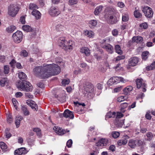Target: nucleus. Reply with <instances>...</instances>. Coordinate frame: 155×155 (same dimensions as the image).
Wrapping results in <instances>:
<instances>
[{
  "label": "nucleus",
  "instance_id": "58",
  "mask_svg": "<svg viewBox=\"0 0 155 155\" xmlns=\"http://www.w3.org/2000/svg\"><path fill=\"white\" fill-rule=\"evenodd\" d=\"M129 137L127 135H125L124 136L122 139H121L124 142V143H127V140L129 139Z\"/></svg>",
  "mask_w": 155,
  "mask_h": 155
},
{
  "label": "nucleus",
  "instance_id": "24",
  "mask_svg": "<svg viewBox=\"0 0 155 155\" xmlns=\"http://www.w3.org/2000/svg\"><path fill=\"white\" fill-rule=\"evenodd\" d=\"M0 85L2 87L7 86L8 85V81L7 78H3L0 81Z\"/></svg>",
  "mask_w": 155,
  "mask_h": 155
},
{
  "label": "nucleus",
  "instance_id": "14",
  "mask_svg": "<svg viewBox=\"0 0 155 155\" xmlns=\"http://www.w3.org/2000/svg\"><path fill=\"white\" fill-rule=\"evenodd\" d=\"M53 130L55 131L56 133L58 135H62L64 134L65 131L63 130L61 128L58 127L57 126H54L53 127Z\"/></svg>",
  "mask_w": 155,
  "mask_h": 155
},
{
  "label": "nucleus",
  "instance_id": "6",
  "mask_svg": "<svg viewBox=\"0 0 155 155\" xmlns=\"http://www.w3.org/2000/svg\"><path fill=\"white\" fill-rule=\"evenodd\" d=\"M136 83L137 87L140 88L141 87L143 91L145 92L146 91V84L142 79H137L136 80Z\"/></svg>",
  "mask_w": 155,
  "mask_h": 155
},
{
  "label": "nucleus",
  "instance_id": "36",
  "mask_svg": "<svg viewBox=\"0 0 155 155\" xmlns=\"http://www.w3.org/2000/svg\"><path fill=\"white\" fill-rule=\"evenodd\" d=\"M18 10H8V14L9 15L14 17L18 13Z\"/></svg>",
  "mask_w": 155,
  "mask_h": 155
},
{
  "label": "nucleus",
  "instance_id": "57",
  "mask_svg": "<svg viewBox=\"0 0 155 155\" xmlns=\"http://www.w3.org/2000/svg\"><path fill=\"white\" fill-rule=\"evenodd\" d=\"M122 88V86H120L115 88L114 90V92L117 93L120 92Z\"/></svg>",
  "mask_w": 155,
  "mask_h": 155
},
{
  "label": "nucleus",
  "instance_id": "64",
  "mask_svg": "<svg viewBox=\"0 0 155 155\" xmlns=\"http://www.w3.org/2000/svg\"><path fill=\"white\" fill-rule=\"evenodd\" d=\"M22 94L20 92H17L15 94V96L16 97H20L22 96Z\"/></svg>",
  "mask_w": 155,
  "mask_h": 155
},
{
  "label": "nucleus",
  "instance_id": "45",
  "mask_svg": "<svg viewBox=\"0 0 155 155\" xmlns=\"http://www.w3.org/2000/svg\"><path fill=\"white\" fill-rule=\"evenodd\" d=\"M12 101L14 107H15L16 109L17 110L18 105V102L16 100V99L15 98L12 99Z\"/></svg>",
  "mask_w": 155,
  "mask_h": 155
},
{
  "label": "nucleus",
  "instance_id": "53",
  "mask_svg": "<svg viewBox=\"0 0 155 155\" xmlns=\"http://www.w3.org/2000/svg\"><path fill=\"white\" fill-rule=\"evenodd\" d=\"M20 55L22 56L26 57L28 55V53L25 50H23L21 51Z\"/></svg>",
  "mask_w": 155,
  "mask_h": 155
},
{
  "label": "nucleus",
  "instance_id": "13",
  "mask_svg": "<svg viewBox=\"0 0 155 155\" xmlns=\"http://www.w3.org/2000/svg\"><path fill=\"white\" fill-rule=\"evenodd\" d=\"M114 124L117 127H121L124 124V121L120 118H116L114 121Z\"/></svg>",
  "mask_w": 155,
  "mask_h": 155
},
{
  "label": "nucleus",
  "instance_id": "10",
  "mask_svg": "<svg viewBox=\"0 0 155 155\" xmlns=\"http://www.w3.org/2000/svg\"><path fill=\"white\" fill-rule=\"evenodd\" d=\"M26 103L30 106L34 110H38V105L34 101L31 100H28Z\"/></svg>",
  "mask_w": 155,
  "mask_h": 155
},
{
  "label": "nucleus",
  "instance_id": "15",
  "mask_svg": "<svg viewBox=\"0 0 155 155\" xmlns=\"http://www.w3.org/2000/svg\"><path fill=\"white\" fill-rule=\"evenodd\" d=\"M58 41L59 45L62 48H63L67 42V41L65 40V38L64 37H60Z\"/></svg>",
  "mask_w": 155,
  "mask_h": 155
},
{
  "label": "nucleus",
  "instance_id": "54",
  "mask_svg": "<svg viewBox=\"0 0 155 155\" xmlns=\"http://www.w3.org/2000/svg\"><path fill=\"white\" fill-rule=\"evenodd\" d=\"M78 2V0H69L68 1L69 4L71 5L76 4Z\"/></svg>",
  "mask_w": 155,
  "mask_h": 155
},
{
  "label": "nucleus",
  "instance_id": "4",
  "mask_svg": "<svg viewBox=\"0 0 155 155\" xmlns=\"http://www.w3.org/2000/svg\"><path fill=\"white\" fill-rule=\"evenodd\" d=\"M23 36L22 33L21 31H17L14 33L12 35L14 42L16 43H19L22 40Z\"/></svg>",
  "mask_w": 155,
  "mask_h": 155
},
{
  "label": "nucleus",
  "instance_id": "28",
  "mask_svg": "<svg viewBox=\"0 0 155 155\" xmlns=\"http://www.w3.org/2000/svg\"><path fill=\"white\" fill-rule=\"evenodd\" d=\"M149 52L147 51L143 52L142 54V57L143 60L146 61L147 59L149 56Z\"/></svg>",
  "mask_w": 155,
  "mask_h": 155
},
{
  "label": "nucleus",
  "instance_id": "20",
  "mask_svg": "<svg viewBox=\"0 0 155 155\" xmlns=\"http://www.w3.org/2000/svg\"><path fill=\"white\" fill-rule=\"evenodd\" d=\"M97 21L95 20H91L89 21L88 25L91 28H94L97 24Z\"/></svg>",
  "mask_w": 155,
  "mask_h": 155
},
{
  "label": "nucleus",
  "instance_id": "17",
  "mask_svg": "<svg viewBox=\"0 0 155 155\" xmlns=\"http://www.w3.org/2000/svg\"><path fill=\"white\" fill-rule=\"evenodd\" d=\"M103 48L105 49L110 54H112L113 52V48L112 46L110 44L104 45Z\"/></svg>",
  "mask_w": 155,
  "mask_h": 155
},
{
  "label": "nucleus",
  "instance_id": "27",
  "mask_svg": "<svg viewBox=\"0 0 155 155\" xmlns=\"http://www.w3.org/2000/svg\"><path fill=\"white\" fill-rule=\"evenodd\" d=\"M16 29V27L13 25H12L7 28L6 31L8 33H12Z\"/></svg>",
  "mask_w": 155,
  "mask_h": 155
},
{
  "label": "nucleus",
  "instance_id": "63",
  "mask_svg": "<svg viewBox=\"0 0 155 155\" xmlns=\"http://www.w3.org/2000/svg\"><path fill=\"white\" fill-rule=\"evenodd\" d=\"M112 34L113 36H116L118 34V31L116 29H114L112 31Z\"/></svg>",
  "mask_w": 155,
  "mask_h": 155
},
{
  "label": "nucleus",
  "instance_id": "39",
  "mask_svg": "<svg viewBox=\"0 0 155 155\" xmlns=\"http://www.w3.org/2000/svg\"><path fill=\"white\" fill-rule=\"evenodd\" d=\"M33 131L36 132L37 135L39 137H41V133L40 130L38 128H35L33 129Z\"/></svg>",
  "mask_w": 155,
  "mask_h": 155
},
{
  "label": "nucleus",
  "instance_id": "3",
  "mask_svg": "<svg viewBox=\"0 0 155 155\" xmlns=\"http://www.w3.org/2000/svg\"><path fill=\"white\" fill-rule=\"evenodd\" d=\"M18 87L25 91H31L33 88L31 84L27 81H24L21 83Z\"/></svg>",
  "mask_w": 155,
  "mask_h": 155
},
{
  "label": "nucleus",
  "instance_id": "38",
  "mask_svg": "<svg viewBox=\"0 0 155 155\" xmlns=\"http://www.w3.org/2000/svg\"><path fill=\"white\" fill-rule=\"evenodd\" d=\"M146 136L147 138H146V140L148 141H150L152 139L153 135L152 133L149 132L146 134Z\"/></svg>",
  "mask_w": 155,
  "mask_h": 155
},
{
  "label": "nucleus",
  "instance_id": "37",
  "mask_svg": "<svg viewBox=\"0 0 155 155\" xmlns=\"http://www.w3.org/2000/svg\"><path fill=\"white\" fill-rule=\"evenodd\" d=\"M134 15L137 18H140L142 16L141 13L139 12V10H135L134 12Z\"/></svg>",
  "mask_w": 155,
  "mask_h": 155
},
{
  "label": "nucleus",
  "instance_id": "62",
  "mask_svg": "<svg viewBox=\"0 0 155 155\" xmlns=\"http://www.w3.org/2000/svg\"><path fill=\"white\" fill-rule=\"evenodd\" d=\"M117 143L119 146H121L122 145H124L126 144V143H124V142L122 139L119 140L117 142Z\"/></svg>",
  "mask_w": 155,
  "mask_h": 155
},
{
  "label": "nucleus",
  "instance_id": "7",
  "mask_svg": "<svg viewBox=\"0 0 155 155\" xmlns=\"http://www.w3.org/2000/svg\"><path fill=\"white\" fill-rule=\"evenodd\" d=\"M140 59L136 57H134L130 58L129 60V64L130 66L134 67L137 65L139 62Z\"/></svg>",
  "mask_w": 155,
  "mask_h": 155
},
{
  "label": "nucleus",
  "instance_id": "12",
  "mask_svg": "<svg viewBox=\"0 0 155 155\" xmlns=\"http://www.w3.org/2000/svg\"><path fill=\"white\" fill-rule=\"evenodd\" d=\"M63 116L65 118H68L72 119L74 118V115L72 112L66 109L65 110L63 113Z\"/></svg>",
  "mask_w": 155,
  "mask_h": 155
},
{
  "label": "nucleus",
  "instance_id": "25",
  "mask_svg": "<svg viewBox=\"0 0 155 155\" xmlns=\"http://www.w3.org/2000/svg\"><path fill=\"white\" fill-rule=\"evenodd\" d=\"M48 13L50 15L52 16L55 17L58 15L60 13L59 10L58 11L56 10H49Z\"/></svg>",
  "mask_w": 155,
  "mask_h": 155
},
{
  "label": "nucleus",
  "instance_id": "41",
  "mask_svg": "<svg viewBox=\"0 0 155 155\" xmlns=\"http://www.w3.org/2000/svg\"><path fill=\"white\" fill-rule=\"evenodd\" d=\"M11 8L13 10H15L16 9H19L20 8L18 5H10L8 7V10H10Z\"/></svg>",
  "mask_w": 155,
  "mask_h": 155
},
{
  "label": "nucleus",
  "instance_id": "29",
  "mask_svg": "<svg viewBox=\"0 0 155 155\" xmlns=\"http://www.w3.org/2000/svg\"><path fill=\"white\" fill-rule=\"evenodd\" d=\"M21 110L25 115L27 116L29 115V112L25 106H22L21 107Z\"/></svg>",
  "mask_w": 155,
  "mask_h": 155
},
{
  "label": "nucleus",
  "instance_id": "22",
  "mask_svg": "<svg viewBox=\"0 0 155 155\" xmlns=\"http://www.w3.org/2000/svg\"><path fill=\"white\" fill-rule=\"evenodd\" d=\"M145 16L148 18H151L152 17L153 15V10H142Z\"/></svg>",
  "mask_w": 155,
  "mask_h": 155
},
{
  "label": "nucleus",
  "instance_id": "31",
  "mask_svg": "<svg viewBox=\"0 0 155 155\" xmlns=\"http://www.w3.org/2000/svg\"><path fill=\"white\" fill-rule=\"evenodd\" d=\"M115 50L116 53L118 54H121L123 53V51L121 50L120 47L119 45H116L115 46Z\"/></svg>",
  "mask_w": 155,
  "mask_h": 155
},
{
  "label": "nucleus",
  "instance_id": "30",
  "mask_svg": "<svg viewBox=\"0 0 155 155\" xmlns=\"http://www.w3.org/2000/svg\"><path fill=\"white\" fill-rule=\"evenodd\" d=\"M18 77L20 79H21L22 81H24L27 78L26 75L22 72H21L19 73Z\"/></svg>",
  "mask_w": 155,
  "mask_h": 155
},
{
  "label": "nucleus",
  "instance_id": "49",
  "mask_svg": "<svg viewBox=\"0 0 155 155\" xmlns=\"http://www.w3.org/2000/svg\"><path fill=\"white\" fill-rule=\"evenodd\" d=\"M0 147L2 150H5L7 148V146L6 144L2 142H0Z\"/></svg>",
  "mask_w": 155,
  "mask_h": 155
},
{
  "label": "nucleus",
  "instance_id": "52",
  "mask_svg": "<svg viewBox=\"0 0 155 155\" xmlns=\"http://www.w3.org/2000/svg\"><path fill=\"white\" fill-rule=\"evenodd\" d=\"M9 71V68L8 65H5L4 66V72L5 74H8Z\"/></svg>",
  "mask_w": 155,
  "mask_h": 155
},
{
  "label": "nucleus",
  "instance_id": "16",
  "mask_svg": "<svg viewBox=\"0 0 155 155\" xmlns=\"http://www.w3.org/2000/svg\"><path fill=\"white\" fill-rule=\"evenodd\" d=\"M80 51L82 53H84L86 56H89L90 54V50L86 47L81 48Z\"/></svg>",
  "mask_w": 155,
  "mask_h": 155
},
{
  "label": "nucleus",
  "instance_id": "43",
  "mask_svg": "<svg viewBox=\"0 0 155 155\" xmlns=\"http://www.w3.org/2000/svg\"><path fill=\"white\" fill-rule=\"evenodd\" d=\"M127 98V97L126 96H121L118 97L117 98V101L120 102L124 101Z\"/></svg>",
  "mask_w": 155,
  "mask_h": 155
},
{
  "label": "nucleus",
  "instance_id": "60",
  "mask_svg": "<svg viewBox=\"0 0 155 155\" xmlns=\"http://www.w3.org/2000/svg\"><path fill=\"white\" fill-rule=\"evenodd\" d=\"M63 28V26L61 24H58L56 27V30L58 31H61Z\"/></svg>",
  "mask_w": 155,
  "mask_h": 155
},
{
  "label": "nucleus",
  "instance_id": "33",
  "mask_svg": "<svg viewBox=\"0 0 155 155\" xmlns=\"http://www.w3.org/2000/svg\"><path fill=\"white\" fill-rule=\"evenodd\" d=\"M23 30L28 32L31 31L32 30L31 27L28 25H25L22 27Z\"/></svg>",
  "mask_w": 155,
  "mask_h": 155
},
{
  "label": "nucleus",
  "instance_id": "59",
  "mask_svg": "<svg viewBox=\"0 0 155 155\" xmlns=\"http://www.w3.org/2000/svg\"><path fill=\"white\" fill-rule=\"evenodd\" d=\"M25 96L28 98H32L33 97V95L29 93H25Z\"/></svg>",
  "mask_w": 155,
  "mask_h": 155
},
{
  "label": "nucleus",
  "instance_id": "47",
  "mask_svg": "<svg viewBox=\"0 0 155 155\" xmlns=\"http://www.w3.org/2000/svg\"><path fill=\"white\" fill-rule=\"evenodd\" d=\"M7 121L9 123H11L13 122V118L12 115L9 114L8 115L7 118Z\"/></svg>",
  "mask_w": 155,
  "mask_h": 155
},
{
  "label": "nucleus",
  "instance_id": "55",
  "mask_svg": "<svg viewBox=\"0 0 155 155\" xmlns=\"http://www.w3.org/2000/svg\"><path fill=\"white\" fill-rule=\"evenodd\" d=\"M25 16H22L21 17L20 19V21L22 24H24L25 23Z\"/></svg>",
  "mask_w": 155,
  "mask_h": 155
},
{
  "label": "nucleus",
  "instance_id": "23",
  "mask_svg": "<svg viewBox=\"0 0 155 155\" xmlns=\"http://www.w3.org/2000/svg\"><path fill=\"white\" fill-rule=\"evenodd\" d=\"M84 34L85 35L87 36L89 38L93 37L94 34L93 31H88L87 30L85 31L84 32Z\"/></svg>",
  "mask_w": 155,
  "mask_h": 155
},
{
  "label": "nucleus",
  "instance_id": "61",
  "mask_svg": "<svg viewBox=\"0 0 155 155\" xmlns=\"http://www.w3.org/2000/svg\"><path fill=\"white\" fill-rule=\"evenodd\" d=\"M150 112L147 113L146 114L145 117L148 120H150L151 118V116L150 114Z\"/></svg>",
  "mask_w": 155,
  "mask_h": 155
},
{
  "label": "nucleus",
  "instance_id": "50",
  "mask_svg": "<svg viewBox=\"0 0 155 155\" xmlns=\"http://www.w3.org/2000/svg\"><path fill=\"white\" fill-rule=\"evenodd\" d=\"M140 26L141 28L145 29L147 28L148 27V25L147 23L146 22H144L140 24Z\"/></svg>",
  "mask_w": 155,
  "mask_h": 155
},
{
  "label": "nucleus",
  "instance_id": "48",
  "mask_svg": "<svg viewBox=\"0 0 155 155\" xmlns=\"http://www.w3.org/2000/svg\"><path fill=\"white\" fill-rule=\"evenodd\" d=\"M125 58V56L121 55H120L117 57L116 58H115L114 60H115L116 61H120V60L123 59H124Z\"/></svg>",
  "mask_w": 155,
  "mask_h": 155
},
{
  "label": "nucleus",
  "instance_id": "18",
  "mask_svg": "<svg viewBox=\"0 0 155 155\" xmlns=\"http://www.w3.org/2000/svg\"><path fill=\"white\" fill-rule=\"evenodd\" d=\"M31 14L34 15L36 19H39L41 17V14L38 10H33Z\"/></svg>",
  "mask_w": 155,
  "mask_h": 155
},
{
  "label": "nucleus",
  "instance_id": "26",
  "mask_svg": "<svg viewBox=\"0 0 155 155\" xmlns=\"http://www.w3.org/2000/svg\"><path fill=\"white\" fill-rule=\"evenodd\" d=\"M137 141L133 140H130L128 143L129 146L131 148H134L136 146Z\"/></svg>",
  "mask_w": 155,
  "mask_h": 155
},
{
  "label": "nucleus",
  "instance_id": "56",
  "mask_svg": "<svg viewBox=\"0 0 155 155\" xmlns=\"http://www.w3.org/2000/svg\"><path fill=\"white\" fill-rule=\"evenodd\" d=\"M72 144V141L71 139H70L67 141L66 145L67 146L68 148H70L71 147Z\"/></svg>",
  "mask_w": 155,
  "mask_h": 155
},
{
  "label": "nucleus",
  "instance_id": "2",
  "mask_svg": "<svg viewBox=\"0 0 155 155\" xmlns=\"http://www.w3.org/2000/svg\"><path fill=\"white\" fill-rule=\"evenodd\" d=\"M113 10H107L105 15V17L107 22L110 24H115L117 22V18L114 15Z\"/></svg>",
  "mask_w": 155,
  "mask_h": 155
},
{
  "label": "nucleus",
  "instance_id": "9",
  "mask_svg": "<svg viewBox=\"0 0 155 155\" xmlns=\"http://www.w3.org/2000/svg\"><path fill=\"white\" fill-rule=\"evenodd\" d=\"M74 45V42L72 41L69 40L68 42H66L65 45L63 49L65 50H72Z\"/></svg>",
  "mask_w": 155,
  "mask_h": 155
},
{
  "label": "nucleus",
  "instance_id": "40",
  "mask_svg": "<svg viewBox=\"0 0 155 155\" xmlns=\"http://www.w3.org/2000/svg\"><path fill=\"white\" fill-rule=\"evenodd\" d=\"M111 135L113 138H117L119 136L120 134L118 132L114 131L112 132Z\"/></svg>",
  "mask_w": 155,
  "mask_h": 155
},
{
  "label": "nucleus",
  "instance_id": "5",
  "mask_svg": "<svg viewBox=\"0 0 155 155\" xmlns=\"http://www.w3.org/2000/svg\"><path fill=\"white\" fill-rule=\"evenodd\" d=\"M127 80L124 79L122 77H114L112 78H110L109 79L108 83L112 85L114 83H119L121 82L123 83H124L127 82Z\"/></svg>",
  "mask_w": 155,
  "mask_h": 155
},
{
  "label": "nucleus",
  "instance_id": "42",
  "mask_svg": "<svg viewBox=\"0 0 155 155\" xmlns=\"http://www.w3.org/2000/svg\"><path fill=\"white\" fill-rule=\"evenodd\" d=\"M38 8V6L33 3H31L29 6V8L30 10H36Z\"/></svg>",
  "mask_w": 155,
  "mask_h": 155
},
{
  "label": "nucleus",
  "instance_id": "34",
  "mask_svg": "<svg viewBox=\"0 0 155 155\" xmlns=\"http://www.w3.org/2000/svg\"><path fill=\"white\" fill-rule=\"evenodd\" d=\"M116 116V113L115 112H109L107 113L106 115V119L107 118H114Z\"/></svg>",
  "mask_w": 155,
  "mask_h": 155
},
{
  "label": "nucleus",
  "instance_id": "51",
  "mask_svg": "<svg viewBox=\"0 0 155 155\" xmlns=\"http://www.w3.org/2000/svg\"><path fill=\"white\" fill-rule=\"evenodd\" d=\"M128 104L127 103H124L120 104V107L121 110H123L128 106Z\"/></svg>",
  "mask_w": 155,
  "mask_h": 155
},
{
  "label": "nucleus",
  "instance_id": "44",
  "mask_svg": "<svg viewBox=\"0 0 155 155\" xmlns=\"http://www.w3.org/2000/svg\"><path fill=\"white\" fill-rule=\"evenodd\" d=\"M129 19V16L128 14H124L123 15L122 17V20L123 21H127Z\"/></svg>",
  "mask_w": 155,
  "mask_h": 155
},
{
  "label": "nucleus",
  "instance_id": "1",
  "mask_svg": "<svg viewBox=\"0 0 155 155\" xmlns=\"http://www.w3.org/2000/svg\"><path fill=\"white\" fill-rule=\"evenodd\" d=\"M61 70L59 66L55 64H47L43 67L37 66L33 69L34 75L42 79L47 78L51 75L59 74Z\"/></svg>",
  "mask_w": 155,
  "mask_h": 155
},
{
  "label": "nucleus",
  "instance_id": "8",
  "mask_svg": "<svg viewBox=\"0 0 155 155\" xmlns=\"http://www.w3.org/2000/svg\"><path fill=\"white\" fill-rule=\"evenodd\" d=\"M108 140L107 139L101 138L96 143V145L97 146L102 148L104 146H106L107 145Z\"/></svg>",
  "mask_w": 155,
  "mask_h": 155
},
{
  "label": "nucleus",
  "instance_id": "46",
  "mask_svg": "<svg viewBox=\"0 0 155 155\" xmlns=\"http://www.w3.org/2000/svg\"><path fill=\"white\" fill-rule=\"evenodd\" d=\"M70 82V80L69 79H64L61 82L62 85L65 86L66 85L68 84Z\"/></svg>",
  "mask_w": 155,
  "mask_h": 155
},
{
  "label": "nucleus",
  "instance_id": "11",
  "mask_svg": "<svg viewBox=\"0 0 155 155\" xmlns=\"http://www.w3.org/2000/svg\"><path fill=\"white\" fill-rule=\"evenodd\" d=\"M27 152V151L25 148L21 147L16 150L15 151V155H25Z\"/></svg>",
  "mask_w": 155,
  "mask_h": 155
},
{
  "label": "nucleus",
  "instance_id": "19",
  "mask_svg": "<svg viewBox=\"0 0 155 155\" xmlns=\"http://www.w3.org/2000/svg\"><path fill=\"white\" fill-rule=\"evenodd\" d=\"M143 40L142 37L138 36L134 37L132 38L133 42H136L137 43L141 42Z\"/></svg>",
  "mask_w": 155,
  "mask_h": 155
},
{
  "label": "nucleus",
  "instance_id": "32",
  "mask_svg": "<svg viewBox=\"0 0 155 155\" xmlns=\"http://www.w3.org/2000/svg\"><path fill=\"white\" fill-rule=\"evenodd\" d=\"M10 129H9L6 128L4 132L5 136L7 139L9 138L12 136V134L10 132Z\"/></svg>",
  "mask_w": 155,
  "mask_h": 155
},
{
  "label": "nucleus",
  "instance_id": "21",
  "mask_svg": "<svg viewBox=\"0 0 155 155\" xmlns=\"http://www.w3.org/2000/svg\"><path fill=\"white\" fill-rule=\"evenodd\" d=\"M132 90V87L131 86H128L123 90V93L125 95H127L129 94L130 92Z\"/></svg>",
  "mask_w": 155,
  "mask_h": 155
},
{
  "label": "nucleus",
  "instance_id": "35",
  "mask_svg": "<svg viewBox=\"0 0 155 155\" xmlns=\"http://www.w3.org/2000/svg\"><path fill=\"white\" fill-rule=\"evenodd\" d=\"M146 70L147 71L155 69V61H153L150 66H147L146 67Z\"/></svg>",
  "mask_w": 155,
  "mask_h": 155
}]
</instances>
